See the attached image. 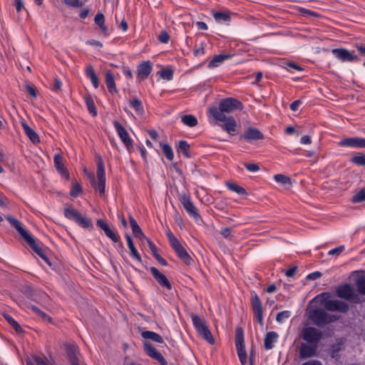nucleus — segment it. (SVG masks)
<instances>
[{"label":"nucleus","mask_w":365,"mask_h":365,"mask_svg":"<svg viewBox=\"0 0 365 365\" xmlns=\"http://www.w3.org/2000/svg\"><path fill=\"white\" fill-rule=\"evenodd\" d=\"M242 109L243 104L240 101L235 98H226L220 101L218 107L210 108L208 113L215 120H225V117L230 113Z\"/></svg>","instance_id":"nucleus-1"},{"label":"nucleus","mask_w":365,"mask_h":365,"mask_svg":"<svg viewBox=\"0 0 365 365\" xmlns=\"http://www.w3.org/2000/svg\"><path fill=\"white\" fill-rule=\"evenodd\" d=\"M6 219L12 225L28 245L35 252L41 259L49 264L48 258L46 256V250L42 247L41 244L36 242L35 239L23 227L22 224L18 220L8 216Z\"/></svg>","instance_id":"nucleus-2"},{"label":"nucleus","mask_w":365,"mask_h":365,"mask_svg":"<svg viewBox=\"0 0 365 365\" xmlns=\"http://www.w3.org/2000/svg\"><path fill=\"white\" fill-rule=\"evenodd\" d=\"M166 236L169 241L170 245L174 250L178 257L182 261H183L185 264L190 265L193 261L192 257L180 242V241L175 237L170 230H168L166 232Z\"/></svg>","instance_id":"nucleus-3"},{"label":"nucleus","mask_w":365,"mask_h":365,"mask_svg":"<svg viewBox=\"0 0 365 365\" xmlns=\"http://www.w3.org/2000/svg\"><path fill=\"white\" fill-rule=\"evenodd\" d=\"M309 318L314 325L319 327L329 324L338 319L335 315L329 314L322 309L311 310L309 314Z\"/></svg>","instance_id":"nucleus-4"},{"label":"nucleus","mask_w":365,"mask_h":365,"mask_svg":"<svg viewBox=\"0 0 365 365\" xmlns=\"http://www.w3.org/2000/svg\"><path fill=\"white\" fill-rule=\"evenodd\" d=\"M192 322L198 334L210 344H215V339L206 323L197 315H191Z\"/></svg>","instance_id":"nucleus-5"},{"label":"nucleus","mask_w":365,"mask_h":365,"mask_svg":"<svg viewBox=\"0 0 365 365\" xmlns=\"http://www.w3.org/2000/svg\"><path fill=\"white\" fill-rule=\"evenodd\" d=\"M64 215L68 220L75 221L76 224L83 228L88 229L89 230H92L93 229L91 220L89 218L83 216L78 211L72 207L65 208Z\"/></svg>","instance_id":"nucleus-6"},{"label":"nucleus","mask_w":365,"mask_h":365,"mask_svg":"<svg viewBox=\"0 0 365 365\" xmlns=\"http://www.w3.org/2000/svg\"><path fill=\"white\" fill-rule=\"evenodd\" d=\"M235 342L237 353L242 365L247 364V352L244 341V331L242 327H237L235 330Z\"/></svg>","instance_id":"nucleus-7"},{"label":"nucleus","mask_w":365,"mask_h":365,"mask_svg":"<svg viewBox=\"0 0 365 365\" xmlns=\"http://www.w3.org/2000/svg\"><path fill=\"white\" fill-rule=\"evenodd\" d=\"M96 176L98 182H96L93 179V186L96 190H98L101 195H103L106 189V173L104 163L101 156L98 158Z\"/></svg>","instance_id":"nucleus-8"},{"label":"nucleus","mask_w":365,"mask_h":365,"mask_svg":"<svg viewBox=\"0 0 365 365\" xmlns=\"http://www.w3.org/2000/svg\"><path fill=\"white\" fill-rule=\"evenodd\" d=\"M322 336V331L314 327H305L302 331V339L308 343L318 345Z\"/></svg>","instance_id":"nucleus-9"},{"label":"nucleus","mask_w":365,"mask_h":365,"mask_svg":"<svg viewBox=\"0 0 365 365\" xmlns=\"http://www.w3.org/2000/svg\"><path fill=\"white\" fill-rule=\"evenodd\" d=\"M250 304L254 317L256 318L257 321L262 325L264 322L262 302L255 292H252L251 293Z\"/></svg>","instance_id":"nucleus-10"},{"label":"nucleus","mask_w":365,"mask_h":365,"mask_svg":"<svg viewBox=\"0 0 365 365\" xmlns=\"http://www.w3.org/2000/svg\"><path fill=\"white\" fill-rule=\"evenodd\" d=\"M336 295L346 300H352L355 303H359L361 301L357 294L355 293L354 288L349 284H344L336 289Z\"/></svg>","instance_id":"nucleus-11"},{"label":"nucleus","mask_w":365,"mask_h":365,"mask_svg":"<svg viewBox=\"0 0 365 365\" xmlns=\"http://www.w3.org/2000/svg\"><path fill=\"white\" fill-rule=\"evenodd\" d=\"M97 226L101 228L105 233V235L111 240L113 242H120L119 247L124 250L123 244L120 242V237L117 235L116 232L111 229L108 222L103 219H98L96 221Z\"/></svg>","instance_id":"nucleus-12"},{"label":"nucleus","mask_w":365,"mask_h":365,"mask_svg":"<svg viewBox=\"0 0 365 365\" xmlns=\"http://www.w3.org/2000/svg\"><path fill=\"white\" fill-rule=\"evenodd\" d=\"M331 53L336 58L342 62H356L360 60L359 58L354 54V51H349L346 48H334Z\"/></svg>","instance_id":"nucleus-13"},{"label":"nucleus","mask_w":365,"mask_h":365,"mask_svg":"<svg viewBox=\"0 0 365 365\" xmlns=\"http://www.w3.org/2000/svg\"><path fill=\"white\" fill-rule=\"evenodd\" d=\"M113 125L116 130V132L120 139L125 145V146L127 148V149L128 150L132 149L133 147V140L130 138L126 129L118 121L116 120L113 122Z\"/></svg>","instance_id":"nucleus-14"},{"label":"nucleus","mask_w":365,"mask_h":365,"mask_svg":"<svg viewBox=\"0 0 365 365\" xmlns=\"http://www.w3.org/2000/svg\"><path fill=\"white\" fill-rule=\"evenodd\" d=\"M324 307L326 310L330 312H340L346 313L349 307L347 303L339 300L329 299L324 302Z\"/></svg>","instance_id":"nucleus-15"},{"label":"nucleus","mask_w":365,"mask_h":365,"mask_svg":"<svg viewBox=\"0 0 365 365\" xmlns=\"http://www.w3.org/2000/svg\"><path fill=\"white\" fill-rule=\"evenodd\" d=\"M318 345L312 343H302L299 348V356L301 359L312 358L317 355Z\"/></svg>","instance_id":"nucleus-16"},{"label":"nucleus","mask_w":365,"mask_h":365,"mask_svg":"<svg viewBox=\"0 0 365 365\" xmlns=\"http://www.w3.org/2000/svg\"><path fill=\"white\" fill-rule=\"evenodd\" d=\"M179 200L187 214L193 218L197 219L199 217L197 210L192 202L190 196L185 193H182L180 195Z\"/></svg>","instance_id":"nucleus-17"},{"label":"nucleus","mask_w":365,"mask_h":365,"mask_svg":"<svg viewBox=\"0 0 365 365\" xmlns=\"http://www.w3.org/2000/svg\"><path fill=\"white\" fill-rule=\"evenodd\" d=\"M143 346L145 353L150 357L158 361L161 365L168 364L166 359L150 343L145 342Z\"/></svg>","instance_id":"nucleus-18"},{"label":"nucleus","mask_w":365,"mask_h":365,"mask_svg":"<svg viewBox=\"0 0 365 365\" xmlns=\"http://www.w3.org/2000/svg\"><path fill=\"white\" fill-rule=\"evenodd\" d=\"M338 144L341 147L364 148L365 138L359 137L346 138L340 140Z\"/></svg>","instance_id":"nucleus-19"},{"label":"nucleus","mask_w":365,"mask_h":365,"mask_svg":"<svg viewBox=\"0 0 365 365\" xmlns=\"http://www.w3.org/2000/svg\"><path fill=\"white\" fill-rule=\"evenodd\" d=\"M217 121L223 122L224 124L221 125L222 130L227 132L230 135H234L237 132V122L232 115L225 117V120H216Z\"/></svg>","instance_id":"nucleus-20"},{"label":"nucleus","mask_w":365,"mask_h":365,"mask_svg":"<svg viewBox=\"0 0 365 365\" xmlns=\"http://www.w3.org/2000/svg\"><path fill=\"white\" fill-rule=\"evenodd\" d=\"M150 270L155 279L158 282V284L161 287H165L169 290L172 289L171 284L170 283L169 280L168 279L165 274L160 272V271L157 268L153 267H150Z\"/></svg>","instance_id":"nucleus-21"},{"label":"nucleus","mask_w":365,"mask_h":365,"mask_svg":"<svg viewBox=\"0 0 365 365\" xmlns=\"http://www.w3.org/2000/svg\"><path fill=\"white\" fill-rule=\"evenodd\" d=\"M241 138L249 142L252 140H262L264 139V135L257 128L249 127L245 130Z\"/></svg>","instance_id":"nucleus-22"},{"label":"nucleus","mask_w":365,"mask_h":365,"mask_svg":"<svg viewBox=\"0 0 365 365\" xmlns=\"http://www.w3.org/2000/svg\"><path fill=\"white\" fill-rule=\"evenodd\" d=\"M65 348L67 356L72 365L78 362L79 351L75 344H66Z\"/></svg>","instance_id":"nucleus-23"},{"label":"nucleus","mask_w":365,"mask_h":365,"mask_svg":"<svg viewBox=\"0 0 365 365\" xmlns=\"http://www.w3.org/2000/svg\"><path fill=\"white\" fill-rule=\"evenodd\" d=\"M54 165L57 171L66 180H68L69 173L67 168L64 166L63 157L60 154H56L53 158Z\"/></svg>","instance_id":"nucleus-24"},{"label":"nucleus","mask_w":365,"mask_h":365,"mask_svg":"<svg viewBox=\"0 0 365 365\" xmlns=\"http://www.w3.org/2000/svg\"><path fill=\"white\" fill-rule=\"evenodd\" d=\"M152 65L150 61H144L138 66V77L144 80L148 77L152 71Z\"/></svg>","instance_id":"nucleus-25"},{"label":"nucleus","mask_w":365,"mask_h":365,"mask_svg":"<svg viewBox=\"0 0 365 365\" xmlns=\"http://www.w3.org/2000/svg\"><path fill=\"white\" fill-rule=\"evenodd\" d=\"M278 334L274 331H269L266 334L264 346L266 350L272 349L274 347V344L277 341Z\"/></svg>","instance_id":"nucleus-26"},{"label":"nucleus","mask_w":365,"mask_h":365,"mask_svg":"<svg viewBox=\"0 0 365 365\" xmlns=\"http://www.w3.org/2000/svg\"><path fill=\"white\" fill-rule=\"evenodd\" d=\"M21 125L25 134L33 143L36 144L40 142L38 134L25 121L21 122Z\"/></svg>","instance_id":"nucleus-27"},{"label":"nucleus","mask_w":365,"mask_h":365,"mask_svg":"<svg viewBox=\"0 0 365 365\" xmlns=\"http://www.w3.org/2000/svg\"><path fill=\"white\" fill-rule=\"evenodd\" d=\"M105 82L110 93H117V88L114 80V76L110 71H107L105 74Z\"/></svg>","instance_id":"nucleus-28"},{"label":"nucleus","mask_w":365,"mask_h":365,"mask_svg":"<svg viewBox=\"0 0 365 365\" xmlns=\"http://www.w3.org/2000/svg\"><path fill=\"white\" fill-rule=\"evenodd\" d=\"M125 239L127 241L128 247L130 251V255L134 259H135L138 262H141L142 258H141L140 255H139V253L138 252V250H136V248L133 244L131 237L127 234V235H125Z\"/></svg>","instance_id":"nucleus-29"},{"label":"nucleus","mask_w":365,"mask_h":365,"mask_svg":"<svg viewBox=\"0 0 365 365\" xmlns=\"http://www.w3.org/2000/svg\"><path fill=\"white\" fill-rule=\"evenodd\" d=\"M129 104L135 110L137 115H142L144 114V108L142 101L139 98H133L129 101Z\"/></svg>","instance_id":"nucleus-30"},{"label":"nucleus","mask_w":365,"mask_h":365,"mask_svg":"<svg viewBox=\"0 0 365 365\" xmlns=\"http://www.w3.org/2000/svg\"><path fill=\"white\" fill-rule=\"evenodd\" d=\"M86 76L90 78L95 88H98L99 86L98 78L92 66L89 65L86 68Z\"/></svg>","instance_id":"nucleus-31"},{"label":"nucleus","mask_w":365,"mask_h":365,"mask_svg":"<svg viewBox=\"0 0 365 365\" xmlns=\"http://www.w3.org/2000/svg\"><path fill=\"white\" fill-rule=\"evenodd\" d=\"M141 336L144 339H150L153 341H155V342H158L160 344L164 343V340H163V337L160 334H158L154 331H144L142 332Z\"/></svg>","instance_id":"nucleus-32"},{"label":"nucleus","mask_w":365,"mask_h":365,"mask_svg":"<svg viewBox=\"0 0 365 365\" xmlns=\"http://www.w3.org/2000/svg\"><path fill=\"white\" fill-rule=\"evenodd\" d=\"M230 57V55H226V54H220L215 56L209 63H208V68H215L220 66V63H222L225 60L228 59Z\"/></svg>","instance_id":"nucleus-33"},{"label":"nucleus","mask_w":365,"mask_h":365,"mask_svg":"<svg viewBox=\"0 0 365 365\" xmlns=\"http://www.w3.org/2000/svg\"><path fill=\"white\" fill-rule=\"evenodd\" d=\"M85 103L86 104L87 108L89 111V113L93 116H96L98 114L97 108L96 107V105L94 103V101L93 100V98L91 95H86L84 96Z\"/></svg>","instance_id":"nucleus-34"},{"label":"nucleus","mask_w":365,"mask_h":365,"mask_svg":"<svg viewBox=\"0 0 365 365\" xmlns=\"http://www.w3.org/2000/svg\"><path fill=\"white\" fill-rule=\"evenodd\" d=\"M182 123L188 127H195L197 125V119L191 114L184 115L181 117Z\"/></svg>","instance_id":"nucleus-35"},{"label":"nucleus","mask_w":365,"mask_h":365,"mask_svg":"<svg viewBox=\"0 0 365 365\" xmlns=\"http://www.w3.org/2000/svg\"><path fill=\"white\" fill-rule=\"evenodd\" d=\"M4 317L6 321L14 328V329L18 334H21L23 332L22 327L19 324V323L9 314H4Z\"/></svg>","instance_id":"nucleus-36"},{"label":"nucleus","mask_w":365,"mask_h":365,"mask_svg":"<svg viewBox=\"0 0 365 365\" xmlns=\"http://www.w3.org/2000/svg\"><path fill=\"white\" fill-rule=\"evenodd\" d=\"M30 309L43 322H51L52 319L44 312L41 310L38 307L35 305H31Z\"/></svg>","instance_id":"nucleus-37"},{"label":"nucleus","mask_w":365,"mask_h":365,"mask_svg":"<svg viewBox=\"0 0 365 365\" xmlns=\"http://www.w3.org/2000/svg\"><path fill=\"white\" fill-rule=\"evenodd\" d=\"M129 222L134 236H143V232L138 225L137 221L132 215L129 216Z\"/></svg>","instance_id":"nucleus-38"},{"label":"nucleus","mask_w":365,"mask_h":365,"mask_svg":"<svg viewBox=\"0 0 365 365\" xmlns=\"http://www.w3.org/2000/svg\"><path fill=\"white\" fill-rule=\"evenodd\" d=\"M160 146L168 160H173L174 158V153L171 146L167 143H160Z\"/></svg>","instance_id":"nucleus-39"},{"label":"nucleus","mask_w":365,"mask_h":365,"mask_svg":"<svg viewBox=\"0 0 365 365\" xmlns=\"http://www.w3.org/2000/svg\"><path fill=\"white\" fill-rule=\"evenodd\" d=\"M213 16L217 22H229L230 21L229 12L216 11L213 13Z\"/></svg>","instance_id":"nucleus-40"},{"label":"nucleus","mask_w":365,"mask_h":365,"mask_svg":"<svg viewBox=\"0 0 365 365\" xmlns=\"http://www.w3.org/2000/svg\"><path fill=\"white\" fill-rule=\"evenodd\" d=\"M190 145L187 143L185 140H180L178 147V151L181 152L184 156L186 158H190Z\"/></svg>","instance_id":"nucleus-41"},{"label":"nucleus","mask_w":365,"mask_h":365,"mask_svg":"<svg viewBox=\"0 0 365 365\" xmlns=\"http://www.w3.org/2000/svg\"><path fill=\"white\" fill-rule=\"evenodd\" d=\"M357 292L360 294L365 295V277L359 276L355 282Z\"/></svg>","instance_id":"nucleus-42"},{"label":"nucleus","mask_w":365,"mask_h":365,"mask_svg":"<svg viewBox=\"0 0 365 365\" xmlns=\"http://www.w3.org/2000/svg\"><path fill=\"white\" fill-rule=\"evenodd\" d=\"M274 179L276 182L282 185H288L289 186L292 185L291 178L287 175L282 174H276L274 176Z\"/></svg>","instance_id":"nucleus-43"},{"label":"nucleus","mask_w":365,"mask_h":365,"mask_svg":"<svg viewBox=\"0 0 365 365\" xmlns=\"http://www.w3.org/2000/svg\"><path fill=\"white\" fill-rule=\"evenodd\" d=\"M344 345L342 339L337 341L336 343L334 344L331 347V356L332 358H335L338 356L339 352L341 350Z\"/></svg>","instance_id":"nucleus-44"},{"label":"nucleus","mask_w":365,"mask_h":365,"mask_svg":"<svg viewBox=\"0 0 365 365\" xmlns=\"http://www.w3.org/2000/svg\"><path fill=\"white\" fill-rule=\"evenodd\" d=\"M82 192V187L77 181L72 182V187L70 191V195L72 197H78Z\"/></svg>","instance_id":"nucleus-45"},{"label":"nucleus","mask_w":365,"mask_h":365,"mask_svg":"<svg viewBox=\"0 0 365 365\" xmlns=\"http://www.w3.org/2000/svg\"><path fill=\"white\" fill-rule=\"evenodd\" d=\"M227 187H228L229 190L237 193V194H240V195H245L246 194V190L245 188H243L242 187L235 184V183H233V182H227Z\"/></svg>","instance_id":"nucleus-46"},{"label":"nucleus","mask_w":365,"mask_h":365,"mask_svg":"<svg viewBox=\"0 0 365 365\" xmlns=\"http://www.w3.org/2000/svg\"><path fill=\"white\" fill-rule=\"evenodd\" d=\"M350 162L359 166L365 165V154L360 153L358 155L352 157Z\"/></svg>","instance_id":"nucleus-47"},{"label":"nucleus","mask_w":365,"mask_h":365,"mask_svg":"<svg viewBox=\"0 0 365 365\" xmlns=\"http://www.w3.org/2000/svg\"><path fill=\"white\" fill-rule=\"evenodd\" d=\"M351 201L354 203L365 201V187L352 197Z\"/></svg>","instance_id":"nucleus-48"},{"label":"nucleus","mask_w":365,"mask_h":365,"mask_svg":"<svg viewBox=\"0 0 365 365\" xmlns=\"http://www.w3.org/2000/svg\"><path fill=\"white\" fill-rule=\"evenodd\" d=\"M291 316V312L284 310L279 312L276 317V321L279 323H283L286 319H289Z\"/></svg>","instance_id":"nucleus-49"},{"label":"nucleus","mask_w":365,"mask_h":365,"mask_svg":"<svg viewBox=\"0 0 365 365\" xmlns=\"http://www.w3.org/2000/svg\"><path fill=\"white\" fill-rule=\"evenodd\" d=\"M160 76L163 79L170 81L173 77V71L170 68L163 69L160 71Z\"/></svg>","instance_id":"nucleus-50"},{"label":"nucleus","mask_w":365,"mask_h":365,"mask_svg":"<svg viewBox=\"0 0 365 365\" xmlns=\"http://www.w3.org/2000/svg\"><path fill=\"white\" fill-rule=\"evenodd\" d=\"M158 40L163 43H168L170 40V36L165 31H162L158 36Z\"/></svg>","instance_id":"nucleus-51"},{"label":"nucleus","mask_w":365,"mask_h":365,"mask_svg":"<svg viewBox=\"0 0 365 365\" xmlns=\"http://www.w3.org/2000/svg\"><path fill=\"white\" fill-rule=\"evenodd\" d=\"M94 21L98 26H103L105 23L104 15L101 13H98L96 15Z\"/></svg>","instance_id":"nucleus-52"},{"label":"nucleus","mask_w":365,"mask_h":365,"mask_svg":"<svg viewBox=\"0 0 365 365\" xmlns=\"http://www.w3.org/2000/svg\"><path fill=\"white\" fill-rule=\"evenodd\" d=\"M61 86L62 83L61 80L58 78H55L51 86V89L55 92H58L61 90Z\"/></svg>","instance_id":"nucleus-53"},{"label":"nucleus","mask_w":365,"mask_h":365,"mask_svg":"<svg viewBox=\"0 0 365 365\" xmlns=\"http://www.w3.org/2000/svg\"><path fill=\"white\" fill-rule=\"evenodd\" d=\"M220 233L225 239L232 240V235H231V228L230 227L222 228Z\"/></svg>","instance_id":"nucleus-54"},{"label":"nucleus","mask_w":365,"mask_h":365,"mask_svg":"<svg viewBox=\"0 0 365 365\" xmlns=\"http://www.w3.org/2000/svg\"><path fill=\"white\" fill-rule=\"evenodd\" d=\"M147 242L148 244V247L152 252V255H153V257H155L156 255H158L159 254L158 251V248L154 245V243L153 242H151L150 240H147Z\"/></svg>","instance_id":"nucleus-55"},{"label":"nucleus","mask_w":365,"mask_h":365,"mask_svg":"<svg viewBox=\"0 0 365 365\" xmlns=\"http://www.w3.org/2000/svg\"><path fill=\"white\" fill-rule=\"evenodd\" d=\"M344 250V246L341 245L338 247H336L334 249L329 250L328 254L329 255H339Z\"/></svg>","instance_id":"nucleus-56"},{"label":"nucleus","mask_w":365,"mask_h":365,"mask_svg":"<svg viewBox=\"0 0 365 365\" xmlns=\"http://www.w3.org/2000/svg\"><path fill=\"white\" fill-rule=\"evenodd\" d=\"M64 2L71 6L73 7H81L82 6V3L80 0H64Z\"/></svg>","instance_id":"nucleus-57"},{"label":"nucleus","mask_w":365,"mask_h":365,"mask_svg":"<svg viewBox=\"0 0 365 365\" xmlns=\"http://www.w3.org/2000/svg\"><path fill=\"white\" fill-rule=\"evenodd\" d=\"M245 168L250 172H256L259 170V167L256 163L245 164Z\"/></svg>","instance_id":"nucleus-58"},{"label":"nucleus","mask_w":365,"mask_h":365,"mask_svg":"<svg viewBox=\"0 0 365 365\" xmlns=\"http://www.w3.org/2000/svg\"><path fill=\"white\" fill-rule=\"evenodd\" d=\"M193 53L195 56L203 55L205 53L204 43H202L198 48H195Z\"/></svg>","instance_id":"nucleus-59"},{"label":"nucleus","mask_w":365,"mask_h":365,"mask_svg":"<svg viewBox=\"0 0 365 365\" xmlns=\"http://www.w3.org/2000/svg\"><path fill=\"white\" fill-rule=\"evenodd\" d=\"M299 11L301 14H304V15H308V16H318V14L315 11H313L312 10H309V9H307L304 8H301L299 9Z\"/></svg>","instance_id":"nucleus-60"},{"label":"nucleus","mask_w":365,"mask_h":365,"mask_svg":"<svg viewBox=\"0 0 365 365\" xmlns=\"http://www.w3.org/2000/svg\"><path fill=\"white\" fill-rule=\"evenodd\" d=\"M14 6L16 11L19 13L24 9L23 0H14Z\"/></svg>","instance_id":"nucleus-61"},{"label":"nucleus","mask_w":365,"mask_h":365,"mask_svg":"<svg viewBox=\"0 0 365 365\" xmlns=\"http://www.w3.org/2000/svg\"><path fill=\"white\" fill-rule=\"evenodd\" d=\"M302 104V102L301 101L299 100H297V101H293L291 104H290V109L293 111H296L298 110L299 106Z\"/></svg>","instance_id":"nucleus-62"},{"label":"nucleus","mask_w":365,"mask_h":365,"mask_svg":"<svg viewBox=\"0 0 365 365\" xmlns=\"http://www.w3.org/2000/svg\"><path fill=\"white\" fill-rule=\"evenodd\" d=\"M358 52L363 56H365V45L364 44H356L355 46Z\"/></svg>","instance_id":"nucleus-63"},{"label":"nucleus","mask_w":365,"mask_h":365,"mask_svg":"<svg viewBox=\"0 0 365 365\" xmlns=\"http://www.w3.org/2000/svg\"><path fill=\"white\" fill-rule=\"evenodd\" d=\"M302 365H322V363L319 360L313 359L305 361Z\"/></svg>","instance_id":"nucleus-64"}]
</instances>
